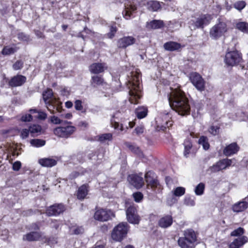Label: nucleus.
I'll use <instances>...</instances> for the list:
<instances>
[{"label": "nucleus", "instance_id": "nucleus-1", "mask_svg": "<svg viewBox=\"0 0 248 248\" xmlns=\"http://www.w3.org/2000/svg\"><path fill=\"white\" fill-rule=\"evenodd\" d=\"M168 100L170 107L179 115L189 114L190 107L188 100L182 91L180 89L173 90L168 97Z\"/></svg>", "mask_w": 248, "mask_h": 248}, {"label": "nucleus", "instance_id": "nucleus-2", "mask_svg": "<svg viewBox=\"0 0 248 248\" xmlns=\"http://www.w3.org/2000/svg\"><path fill=\"white\" fill-rule=\"evenodd\" d=\"M140 74L138 71H132L128 80V87L130 96L129 101L132 104H137L138 100L140 98L141 88L140 86Z\"/></svg>", "mask_w": 248, "mask_h": 248}, {"label": "nucleus", "instance_id": "nucleus-3", "mask_svg": "<svg viewBox=\"0 0 248 248\" xmlns=\"http://www.w3.org/2000/svg\"><path fill=\"white\" fill-rule=\"evenodd\" d=\"M43 99L46 105L48 110L51 113H54L53 109L56 108L58 112H61L62 109V103L59 102L53 96V92L51 89H47L43 93Z\"/></svg>", "mask_w": 248, "mask_h": 248}, {"label": "nucleus", "instance_id": "nucleus-4", "mask_svg": "<svg viewBox=\"0 0 248 248\" xmlns=\"http://www.w3.org/2000/svg\"><path fill=\"white\" fill-rule=\"evenodd\" d=\"M128 226L126 222H121L114 228L111 233V237L116 241H121L126 237Z\"/></svg>", "mask_w": 248, "mask_h": 248}, {"label": "nucleus", "instance_id": "nucleus-5", "mask_svg": "<svg viewBox=\"0 0 248 248\" xmlns=\"http://www.w3.org/2000/svg\"><path fill=\"white\" fill-rule=\"evenodd\" d=\"M212 17L210 15H204L195 19L189 21V26L191 30H196L198 28L203 29L205 25L209 24Z\"/></svg>", "mask_w": 248, "mask_h": 248}, {"label": "nucleus", "instance_id": "nucleus-6", "mask_svg": "<svg viewBox=\"0 0 248 248\" xmlns=\"http://www.w3.org/2000/svg\"><path fill=\"white\" fill-rule=\"evenodd\" d=\"M227 31L226 24L223 21L219 22L211 28L209 32L210 37L214 39H217Z\"/></svg>", "mask_w": 248, "mask_h": 248}, {"label": "nucleus", "instance_id": "nucleus-7", "mask_svg": "<svg viewBox=\"0 0 248 248\" xmlns=\"http://www.w3.org/2000/svg\"><path fill=\"white\" fill-rule=\"evenodd\" d=\"M189 79L192 84L200 92L205 90V81L202 77L197 72H192L189 75Z\"/></svg>", "mask_w": 248, "mask_h": 248}, {"label": "nucleus", "instance_id": "nucleus-8", "mask_svg": "<svg viewBox=\"0 0 248 248\" xmlns=\"http://www.w3.org/2000/svg\"><path fill=\"white\" fill-rule=\"evenodd\" d=\"M242 61L241 54L237 51L229 52L225 55V62L229 66H234L240 63Z\"/></svg>", "mask_w": 248, "mask_h": 248}, {"label": "nucleus", "instance_id": "nucleus-9", "mask_svg": "<svg viewBox=\"0 0 248 248\" xmlns=\"http://www.w3.org/2000/svg\"><path fill=\"white\" fill-rule=\"evenodd\" d=\"M76 127L74 126H60L55 128L54 133L60 137L67 138L72 135L76 131Z\"/></svg>", "mask_w": 248, "mask_h": 248}, {"label": "nucleus", "instance_id": "nucleus-10", "mask_svg": "<svg viewBox=\"0 0 248 248\" xmlns=\"http://www.w3.org/2000/svg\"><path fill=\"white\" fill-rule=\"evenodd\" d=\"M126 218L128 221L132 224H139L140 218L137 214L136 207L134 205H130L126 210Z\"/></svg>", "mask_w": 248, "mask_h": 248}, {"label": "nucleus", "instance_id": "nucleus-11", "mask_svg": "<svg viewBox=\"0 0 248 248\" xmlns=\"http://www.w3.org/2000/svg\"><path fill=\"white\" fill-rule=\"evenodd\" d=\"M114 217V213L110 210L100 209L97 210L94 214L95 220L100 221H106Z\"/></svg>", "mask_w": 248, "mask_h": 248}, {"label": "nucleus", "instance_id": "nucleus-12", "mask_svg": "<svg viewBox=\"0 0 248 248\" xmlns=\"http://www.w3.org/2000/svg\"><path fill=\"white\" fill-rule=\"evenodd\" d=\"M65 208L62 204H56L49 206L46 210L48 216H58L63 213Z\"/></svg>", "mask_w": 248, "mask_h": 248}, {"label": "nucleus", "instance_id": "nucleus-13", "mask_svg": "<svg viewBox=\"0 0 248 248\" xmlns=\"http://www.w3.org/2000/svg\"><path fill=\"white\" fill-rule=\"evenodd\" d=\"M136 39L132 36H124L120 38L117 41V46L121 48L126 47L134 44Z\"/></svg>", "mask_w": 248, "mask_h": 248}, {"label": "nucleus", "instance_id": "nucleus-14", "mask_svg": "<svg viewBox=\"0 0 248 248\" xmlns=\"http://www.w3.org/2000/svg\"><path fill=\"white\" fill-rule=\"evenodd\" d=\"M26 77L24 76L16 75L10 80L8 84L12 87L21 86L26 82Z\"/></svg>", "mask_w": 248, "mask_h": 248}, {"label": "nucleus", "instance_id": "nucleus-15", "mask_svg": "<svg viewBox=\"0 0 248 248\" xmlns=\"http://www.w3.org/2000/svg\"><path fill=\"white\" fill-rule=\"evenodd\" d=\"M128 180L132 185L137 188L141 187L144 184V181L142 176L137 174L129 175Z\"/></svg>", "mask_w": 248, "mask_h": 248}, {"label": "nucleus", "instance_id": "nucleus-16", "mask_svg": "<svg viewBox=\"0 0 248 248\" xmlns=\"http://www.w3.org/2000/svg\"><path fill=\"white\" fill-rule=\"evenodd\" d=\"M145 179L147 186L151 187H156L158 185V182L156 179L155 173L152 171H149L145 174Z\"/></svg>", "mask_w": 248, "mask_h": 248}, {"label": "nucleus", "instance_id": "nucleus-17", "mask_svg": "<svg viewBox=\"0 0 248 248\" xmlns=\"http://www.w3.org/2000/svg\"><path fill=\"white\" fill-rule=\"evenodd\" d=\"M38 163L42 167L51 168L56 165L57 161L51 157L43 158L38 160Z\"/></svg>", "mask_w": 248, "mask_h": 248}, {"label": "nucleus", "instance_id": "nucleus-18", "mask_svg": "<svg viewBox=\"0 0 248 248\" xmlns=\"http://www.w3.org/2000/svg\"><path fill=\"white\" fill-rule=\"evenodd\" d=\"M172 222V217L170 215H166L159 220L158 225L162 228H167L170 226Z\"/></svg>", "mask_w": 248, "mask_h": 248}, {"label": "nucleus", "instance_id": "nucleus-19", "mask_svg": "<svg viewBox=\"0 0 248 248\" xmlns=\"http://www.w3.org/2000/svg\"><path fill=\"white\" fill-rule=\"evenodd\" d=\"M239 148L236 143L234 142L226 146L223 150V154L226 156H230L236 154Z\"/></svg>", "mask_w": 248, "mask_h": 248}, {"label": "nucleus", "instance_id": "nucleus-20", "mask_svg": "<svg viewBox=\"0 0 248 248\" xmlns=\"http://www.w3.org/2000/svg\"><path fill=\"white\" fill-rule=\"evenodd\" d=\"M248 241V238L243 236L235 239L229 245V248H239Z\"/></svg>", "mask_w": 248, "mask_h": 248}, {"label": "nucleus", "instance_id": "nucleus-21", "mask_svg": "<svg viewBox=\"0 0 248 248\" xmlns=\"http://www.w3.org/2000/svg\"><path fill=\"white\" fill-rule=\"evenodd\" d=\"M137 10V7L131 4L125 5L124 10L123 12L124 17L127 20L130 19L131 16Z\"/></svg>", "mask_w": 248, "mask_h": 248}, {"label": "nucleus", "instance_id": "nucleus-22", "mask_svg": "<svg viewBox=\"0 0 248 248\" xmlns=\"http://www.w3.org/2000/svg\"><path fill=\"white\" fill-rule=\"evenodd\" d=\"M105 68L104 63H94L90 66L89 70L90 72L93 74H99L104 72Z\"/></svg>", "mask_w": 248, "mask_h": 248}, {"label": "nucleus", "instance_id": "nucleus-23", "mask_svg": "<svg viewBox=\"0 0 248 248\" xmlns=\"http://www.w3.org/2000/svg\"><path fill=\"white\" fill-rule=\"evenodd\" d=\"M42 236L41 232H32L23 236V240L28 241H38Z\"/></svg>", "mask_w": 248, "mask_h": 248}, {"label": "nucleus", "instance_id": "nucleus-24", "mask_svg": "<svg viewBox=\"0 0 248 248\" xmlns=\"http://www.w3.org/2000/svg\"><path fill=\"white\" fill-rule=\"evenodd\" d=\"M164 49L170 51L178 50L181 47V45L178 43L170 41L165 43L163 45Z\"/></svg>", "mask_w": 248, "mask_h": 248}, {"label": "nucleus", "instance_id": "nucleus-25", "mask_svg": "<svg viewBox=\"0 0 248 248\" xmlns=\"http://www.w3.org/2000/svg\"><path fill=\"white\" fill-rule=\"evenodd\" d=\"M184 237L185 239H186L189 241L194 243L197 240L196 234L195 232L192 229H187L184 231Z\"/></svg>", "mask_w": 248, "mask_h": 248}, {"label": "nucleus", "instance_id": "nucleus-26", "mask_svg": "<svg viewBox=\"0 0 248 248\" xmlns=\"http://www.w3.org/2000/svg\"><path fill=\"white\" fill-rule=\"evenodd\" d=\"M248 207V203L245 201L240 202L234 204L232 206V210L235 212L244 211Z\"/></svg>", "mask_w": 248, "mask_h": 248}, {"label": "nucleus", "instance_id": "nucleus-27", "mask_svg": "<svg viewBox=\"0 0 248 248\" xmlns=\"http://www.w3.org/2000/svg\"><path fill=\"white\" fill-rule=\"evenodd\" d=\"M163 26V22L161 20H154L146 24V27L149 29H157Z\"/></svg>", "mask_w": 248, "mask_h": 248}, {"label": "nucleus", "instance_id": "nucleus-28", "mask_svg": "<svg viewBox=\"0 0 248 248\" xmlns=\"http://www.w3.org/2000/svg\"><path fill=\"white\" fill-rule=\"evenodd\" d=\"M88 192L87 186L86 185H83L78 188L77 196L78 199L83 200L87 195Z\"/></svg>", "mask_w": 248, "mask_h": 248}, {"label": "nucleus", "instance_id": "nucleus-29", "mask_svg": "<svg viewBox=\"0 0 248 248\" xmlns=\"http://www.w3.org/2000/svg\"><path fill=\"white\" fill-rule=\"evenodd\" d=\"M188 241L186 239L181 237L178 240V244L181 248H192L193 243Z\"/></svg>", "mask_w": 248, "mask_h": 248}, {"label": "nucleus", "instance_id": "nucleus-30", "mask_svg": "<svg viewBox=\"0 0 248 248\" xmlns=\"http://www.w3.org/2000/svg\"><path fill=\"white\" fill-rule=\"evenodd\" d=\"M184 155L185 157H187L188 156L189 154L190 153L191 149L192 147V144L191 141L189 140L186 139L184 142Z\"/></svg>", "mask_w": 248, "mask_h": 248}, {"label": "nucleus", "instance_id": "nucleus-31", "mask_svg": "<svg viewBox=\"0 0 248 248\" xmlns=\"http://www.w3.org/2000/svg\"><path fill=\"white\" fill-rule=\"evenodd\" d=\"M96 138L97 140L101 143H104L107 141L111 140L112 139V135L111 133H105L97 136Z\"/></svg>", "mask_w": 248, "mask_h": 248}, {"label": "nucleus", "instance_id": "nucleus-32", "mask_svg": "<svg viewBox=\"0 0 248 248\" xmlns=\"http://www.w3.org/2000/svg\"><path fill=\"white\" fill-rule=\"evenodd\" d=\"M135 113L139 119L143 118L147 114V109L143 107H139L136 109Z\"/></svg>", "mask_w": 248, "mask_h": 248}, {"label": "nucleus", "instance_id": "nucleus-33", "mask_svg": "<svg viewBox=\"0 0 248 248\" xmlns=\"http://www.w3.org/2000/svg\"><path fill=\"white\" fill-rule=\"evenodd\" d=\"M104 79L101 77L94 76L92 77L91 84L94 87L102 85Z\"/></svg>", "mask_w": 248, "mask_h": 248}, {"label": "nucleus", "instance_id": "nucleus-34", "mask_svg": "<svg viewBox=\"0 0 248 248\" xmlns=\"http://www.w3.org/2000/svg\"><path fill=\"white\" fill-rule=\"evenodd\" d=\"M30 132L32 136H34L35 135H38L41 133L42 127L40 125L37 124H33L29 127Z\"/></svg>", "mask_w": 248, "mask_h": 248}, {"label": "nucleus", "instance_id": "nucleus-35", "mask_svg": "<svg viewBox=\"0 0 248 248\" xmlns=\"http://www.w3.org/2000/svg\"><path fill=\"white\" fill-rule=\"evenodd\" d=\"M232 162V160L228 158L223 159L218 161L221 170L225 169L230 166Z\"/></svg>", "mask_w": 248, "mask_h": 248}, {"label": "nucleus", "instance_id": "nucleus-36", "mask_svg": "<svg viewBox=\"0 0 248 248\" xmlns=\"http://www.w3.org/2000/svg\"><path fill=\"white\" fill-rule=\"evenodd\" d=\"M148 9L153 11H156L160 8V4L157 1H150L148 3Z\"/></svg>", "mask_w": 248, "mask_h": 248}, {"label": "nucleus", "instance_id": "nucleus-37", "mask_svg": "<svg viewBox=\"0 0 248 248\" xmlns=\"http://www.w3.org/2000/svg\"><path fill=\"white\" fill-rule=\"evenodd\" d=\"M30 143L34 147H40L45 145L46 141L41 139H32L31 140Z\"/></svg>", "mask_w": 248, "mask_h": 248}, {"label": "nucleus", "instance_id": "nucleus-38", "mask_svg": "<svg viewBox=\"0 0 248 248\" xmlns=\"http://www.w3.org/2000/svg\"><path fill=\"white\" fill-rule=\"evenodd\" d=\"M236 27L243 32L248 33V23L241 22L236 24Z\"/></svg>", "mask_w": 248, "mask_h": 248}, {"label": "nucleus", "instance_id": "nucleus-39", "mask_svg": "<svg viewBox=\"0 0 248 248\" xmlns=\"http://www.w3.org/2000/svg\"><path fill=\"white\" fill-rule=\"evenodd\" d=\"M199 143L202 145L203 149L205 150H208L209 148L210 145L206 137L202 136L200 137L199 140Z\"/></svg>", "mask_w": 248, "mask_h": 248}, {"label": "nucleus", "instance_id": "nucleus-40", "mask_svg": "<svg viewBox=\"0 0 248 248\" xmlns=\"http://www.w3.org/2000/svg\"><path fill=\"white\" fill-rule=\"evenodd\" d=\"M205 185L202 183L199 184L195 187V193L196 195L201 196L204 193Z\"/></svg>", "mask_w": 248, "mask_h": 248}, {"label": "nucleus", "instance_id": "nucleus-41", "mask_svg": "<svg viewBox=\"0 0 248 248\" xmlns=\"http://www.w3.org/2000/svg\"><path fill=\"white\" fill-rule=\"evenodd\" d=\"M185 188L183 187L179 186L175 188L172 192L173 195L176 197H180L184 195L185 193Z\"/></svg>", "mask_w": 248, "mask_h": 248}, {"label": "nucleus", "instance_id": "nucleus-42", "mask_svg": "<svg viewBox=\"0 0 248 248\" xmlns=\"http://www.w3.org/2000/svg\"><path fill=\"white\" fill-rule=\"evenodd\" d=\"M16 51V49L14 47H11L9 46H5L2 51L1 53L3 55H10L14 53Z\"/></svg>", "mask_w": 248, "mask_h": 248}, {"label": "nucleus", "instance_id": "nucleus-43", "mask_svg": "<svg viewBox=\"0 0 248 248\" xmlns=\"http://www.w3.org/2000/svg\"><path fill=\"white\" fill-rule=\"evenodd\" d=\"M84 229L81 227L72 226L70 228V232L72 234H79L83 232Z\"/></svg>", "mask_w": 248, "mask_h": 248}, {"label": "nucleus", "instance_id": "nucleus-44", "mask_svg": "<svg viewBox=\"0 0 248 248\" xmlns=\"http://www.w3.org/2000/svg\"><path fill=\"white\" fill-rule=\"evenodd\" d=\"M246 5V3L245 1L240 0L235 2L233 4V7L237 10L241 11L243 9Z\"/></svg>", "mask_w": 248, "mask_h": 248}, {"label": "nucleus", "instance_id": "nucleus-45", "mask_svg": "<svg viewBox=\"0 0 248 248\" xmlns=\"http://www.w3.org/2000/svg\"><path fill=\"white\" fill-rule=\"evenodd\" d=\"M51 122L54 124H63V123L66 124H69L71 123V122H68L67 121H63L62 120H61L59 117L53 116L51 117L50 118Z\"/></svg>", "mask_w": 248, "mask_h": 248}, {"label": "nucleus", "instance_id": "nucleus-46", "mask_svg": "<svg viewBox=\"0 0 248 248\" xmlns=\"http://www.w3.org/2000/svg\"><path fill=\"white\" fill-rule=\"evenodd\" d=\"M221 170L218 162H217L215 164L209 168L207 171L210 173H215Z\"/></svg>", "mask_w": 248, "mask_h": 248}, {"label": "nucleus", "instance_id": "nucleus-47", "mask_svg": "<svg viewBox=\"0 0 248 248\" xmlns=\"http://www.w3.org/2000/svg\"><path fill=\"white\" fill-rule=\"evenodd\" d=\"M244 233V230L243 228L241 227H239L236 230L233 231L231 233V235L232 236H238L242 235Z\"/></svg>", "mask_w": 248, "mask_h": 248}, {"label": "nucleus", "instance_id": "nucleus-48", "mask_svg": "<svg viewBox=\"0 0 248 248\" xmlns=\"http://www.w3.org/2000/svg\"><path fill=\"white\" fill-rule=\"evenodd\" d=\"M126 146L129 148V150H130L133 152L138 154L140 152V150L139 149V148L134 145H132L129 143H127L126 144Z\"/></svg>", "mask_w": 248, "mask_h": 248}, {"label": "nucleus", "instance_id": "nucleus-49", "mask_svg": "<svg viewBox=\"0 0 248 248\" xmlns=\"http://www.w3.org/2000/svg\"><path fill=\"white\" fill-rule=\"evenodd\" d=\"M134 200L137 202H141L143 199V194L140 192H135L133 194Z\"/></svg>", "mask_w": 248, "mask_h": 248}, {"label": "nucleus", "instance_id": "nucleus-50", "mask_svg": "<svg viewBox=\"0 0 248 248\" xmlns=\"http://www.w3.org/2000/svg\"><path fill=\"white\" fill-rule=\"evenodd\" d=\"M17 37L19 40L23 41L28 42L30 40L29 36L23 32L19 33L17 34Z\"/></svg>", "mask_w": 248, "mask_h": 248}, {"label": "nucleus", "instance_id": "nucleus-51", "mask_svg": "<svg viewBox=\"0 0 248 248\" xmlns=\"http://www.w3.org/2000/svg\"><path fill=\"white\" fill-rule=\"evenodd\" d=\"M23 66V62L21 61H17L13 65V68L15 70H17L21 69Z\"/></svg>", "mask_w": 248, "mask_h": 248}, {"label": "nucleus", "instance_id": "nucleus-52", "mask_svg": "<svg viewBox=\"0 0 248 248\" xmlns=\"http://www.w3.org/2000/svg\"><path fill=\"white\" fill-rule=\"evenodd\" d=\"M117 31V28L116 27L111 26L110 28V31L107 34V36L109 38H112L115 33Z\"/></svg>", "mask_w": 248, "mask_h": 248}, {"label": "nucleus", "instance_id": "nucleus-53", "mask_svg": "<svg viewBox=\"0 0 248 248\" xmlns=\"http://www.w3.org/2000/svg\"><path fill=\"white\" fill-rule=\"evenodd\" d=\"M184 203L188 206H193L195 205V201L194 199L190 197L186 198L184 200Z\"/></svg>", "mask_w": 248, "mask_h": 248}, {"label": "nucleus", "instance_id": "nucleus-54", "mask_svg": "<svg viewBox=\"0 0 248 248\" xmlns=\"http://www.w3.org/2000/svg\"><path fill=\"white\" fill-rule=\"evenodd\" d=\"M75 108L77 110H81L83 109L82 101L79 100H77L75 102Z\"/></svg>", "mask_w": 248, "mask_h": 248}, {"label": "nucleus", "instance_id": "nucleus-55", "mask_svg": "<svg viewBox=\"0 0 248 248\" xmlns=\"http://www.w3.org/2000/svg\"><path fill=\"white\" fill-rule=\"evenodd\" d=\"M32 119V117L30 114H26L24 115L21 118V120L23 122H31Z\"/></svg>", "mask_w": 248, "mask_h": 248}, {"label": "nucleus", "instance_id": "nucleus-56", "mask_svg": "<svg viewBox=\"0 0 248 248\" xmlns=\"http://www.w3.org/2000/svg\"><path fill=\"white\" fill-rule=\"evenodd\" d=\"M209 131L211 134L215 136L218 134L219 128L217 126H211L209 128Z\"/></svg>", "mask_w": 248, "mask_h": 248}, {"label": "nucleus", "instance_id": "nucleus-57", "mask_svg": "<svg viewBox=\"0 0 248 248\" xmlns=\"http://www.w3.org/2000/svg\"><path fill=\"white\" fill-rule=\"evenodd\" d=\"M30 132L29 129H23L21 131V137L22 139H26L28 137Z\"/></svg>", "mask_w": 248, "mask_h": 248}, {"label": "nucleus", "instance_id": "nucleus-58", "mask_svg": "<svg viewBox=\"0 0 248 248\" xmlns=\"http://www.w3.org/2000/svg\"><path fill=\"white\" fill-rule=\"evenodd\" d=\"M21 166V163L20 161H16L13 164V169L15 171L19 170Z\"/></svg>", "mask_w": 248, "mask_h": 248}, {"label": "nucleus", "instance_id": "nucleus-59", "mask_svg": "<svg viewBox=\"0 0 248 248\" xmlns=\"http://www.w3.org/2000/svg\"><path fill=\"white\" fill-rule=\"evenodd\" d=\"M38 114L37 118L40 120H45L47 117V114L43 111H39Z\"/></svg>", "mask_w": 248, "mask_h": 248}, {"label": "nucleus", "instance_id": "nucleus-60", "mask_svg": "<svg viewBox=\"0 0 248 248\" xmlns=\"http://www.w3.org/2000/svg\"><path fill=\"white\" fill-rule=\"evenodd\" d=\"M135 131L137 135H140L143 133L144 127L142 126H140L136 127Z\"/></svg>", "mask_w": 248, "mask_h": 248}, {"label": "nucleus", "instance_id": "nucleus-61", "mask_svg": "<svg viewBox=\"0 0 248 248\" xmlns=\"http://www.w3.org/2000/svg\"><path fill=\"white\" fill-rule=\"evenodd\" d=\"M30 229L31 230H38L39 229V227L38 225L36 223H33L31 225Z\"/></svg>", "mask_w": 248, "mask_h": 248}, {"label": "nucleus", "instance_id": "nucleus-62", "mask_svg": "<svg viewBox=\"0 0 248 248\" xmlns=\"http://www.w3.org/2000/svg\"><path fill=\"white\" fill-rule=\"evenodd\" d=\"M79 175V173L77 171H74L71 173L70 175V178L71 179H75V178L78 177Z\"/></svg>", "mask_w": 248, "mask_h": 248}, {"label": "nucleus", "instance_id": "nucleus-63", "mask_svg": "<svg viewBox=\"0 0 248 248\" xmlns=\"http://www.w3.org/2000/svg\"><path fill=\"white\" fill-rule=\"evenodd\" d=\"M32 213H33L32 210L30 209V210H29L26 211H24L22 213V214L24 216H30V215H31Z\"/></svg>", "mask_w": 248, "mask_h": 248}, {"label": "nucleus", "instance_id": "nucleus-64", "mask_svg": "<svg viewBox=\"0 0 248 248\" xmlns=\"http://www.w3.org/2000/svg\"><path fill=\"white\" fill-rule=\"evenodd\" d=\"M35 33L36 36L39 38H42L43 36V33L39 31H36Z\"/></svg>", "mask_w": 248, "mask_h": 248}]
</instances>
